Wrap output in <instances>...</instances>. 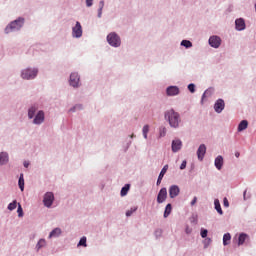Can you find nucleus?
<instances>
[{"mask_svg": "<svg viewBox=\"0 0 256 256\" xmlns=\"http://www.w3.org/2000/svg\"><path fill=\"white\" fill-rule=\"evenodd\" d=\"M165 120L168 121L170 127L178 128L181 122L180 114L175 112L174 109L168 110L164 114Z\"/></svg>", "mask_w": 256, "mask_h": 256, "instance_id": "1", "label": "nucleus"}, {"mask_svg": "<svg viewBox=\"0 0 256 256\" xmlns=\"http://www.w3.org/2000/svg\"><path fill=\"white\" fill-rule=\"evenodd\" d=\"M23 25H24V19H23V18H19L18 20L13 21V22L6 28L5 32L8 34V33H10V32L20 30Z\"/></svg>", "mask_w": 256, "mask_h": 256, "instance_id": "2", "label": "nucleus"}, {"mask_svg": "<svg viewBox=\"0 0 256 256\" xmlns=\"http://www.w3.org/2000/svg\"><path fill=\"white\" fill-rule=\"evenodd\" d=\"M107 39H108V44L114 47H118L121 45L120 37L116 33H110Z\"/></svg>", "mask_w": 256, "mask_h": 256, "instance_id": "3", "label": "nucleus"}, {"mask_svg": "<svg viewBox=\"0 0 256 256\" xmlns=\"http://www.w3.org/2000/svg\"><path fill=\"white\" fill-rule=\"evenodd\" d=\"M38 74L37 69H25L22 71V78L26 80L34 79Z\"/></svg>", "mask_w": 256, "mask_h": 256, "instance_id": "4", "label": "nucleus"}, {"mask_svg": "<svg viewBox=\"0 0 256 256\" xmlns=\"http://www.w3.org/2000/svg\"><path fill=\"white\" fill-rule=\"evenodd\" d=\"M83 35V29L80 22H76V26L72 28V36L80 38Z\"/></svg>", "mask_w": 256, "mask_h": 256, "instance_id": "5", "label": "nucleus"}, {"mask_svg": "<svg viewBox=\"0 0 256 256\" xmlns=\"http://www.w3.org/2000/svg\"><path fill=\"white\" fill-rule=\"evenodd\" d=\"M206 145L205 144H201L198 149H197V158L199 161H203L205 155H206Z\"/></svg>", "mask_w": 256, "mask_h": 256, "instance_id": "6", "label": "nucleus"}, {"mask_svg": "<svg viewBox=\"0 0 256 256\" xmlns=\"http://www.w3.org/2000/svg\"><path fill=\"white\" fill-rule=\"evenodd\" d=\"M79 82H80V77L78 73L70 74V85H72V87L74 88L78 87Z\"/></svg>", "mask_w": 256, "mask_h": 256, "instance_id": "7", "label": "nucleus"}, {"mask_svg": "<svg viewBox=\"0 0 256 256\" xmlns=\"http://www.w3.org/2000/svg\"><path fill=\"white\" fill-rule=\"evenodd\" d=\"M209 45L214 48H219L221 45V38L217 36H212L209 38Z\"/></svg>", "mask_w": 256, "mask_h": 256, "instance_id": "8", "label": "nucleus"}, {"mask_svg": "<svg viewBox=\"0 0 256 256\" xmlns=\"http://www.w3.org/2000/svg\"><path fill=\"white\" fill-rule=\"evenodd\" d=\"M53 201H54L53 193L44 194V206L45 207H51Z\"/></svg>", "mask_w": 256, "mask_h": 256, "instance_id": "9", "label": "nucleus"}, {"mask_svg": "<svg viewBox=\"0 0 256 256\" xmlns=\"http://www.w3.org/2000/svg\"><path fill=\"white\" fill-rule=\"evenodd\" d=\"M225 108V102L222 99H218L214 104V110L217 113H221Z\"/></svg>", "mask_w": 256, "mask_h": 256, "instance_id": "10", "label": "nucleus"}, {"mask_svg": "<svg viewBox=\"0 0 256 256\" xmlns=\"http://www.w3.org/2000/svg\"><path fill=\"white\" fill-rule=\"evenodd\" d=\"M182 148V141L180 139H175L171 143L172 152H178Z\"/></svg>", "mask_w": 256, "mask_h": 256, "instance_id": "11", "label": "nucleus"}, {"mask_svg": "<svg viewBox=\"0 0 256 256\" xmlns=\"http://www.w3.org/2000/svg\"><path fill=\"white\" fill-rule=\"evenodd\" d=\"M180 93V89L177 86H169L166 89L167 96H176Z\"/></svg>", "mask_w": 256, "mask_h": 256, "instance_id": "12", "label": "nucleus"}, {"mask_svg": "<svg viewBox=\"0 0 256 256\" xmlns=\"http://www.w3.org/2000/svg\"><path fill=\"white\" fill-rule=\"evenodd\" d=\"M44 120H45V113L43 111H39L33 122L37 125H40L44 122Z\"/></svg>", "mask_w": 256, "mask_h": 256, "instance_id": "13", "label": "nucleus"}, {"mask_svg": "<svg viewBox=\"0 0 256 256\" xmlns=\"http://www.w3.org/2000/svg\"><path fill=\"white\" fill-rule=\"evenodd\" d=\"M214 165H215L216 169H218V171H220V169H222V167L224 165V158L222 156H217L215 158Z\"/></svg>", "mask_w": 256, "mask_h": 256, "instance_id": "14", "label": "nucleus"}, {"mask_svg": "<svg viewBox=\"0 0 256 256\" xmlns=\"http://www.w3.org/2000/svg\"><path fill=\"white\" fill-rule=\"evenodd\" d=\"M235 27L238 31H242L245 29L246 27V24H245V21L244 19H236L235 20Z\"/></svg>", "mask_w": 256, "mask_h": 256, "instance_id": "15", "label": "nucleus"}, {"mask_svg": "<svg viewBox=\"0 0 256 256\" xmlns=\"http://www.w3.org/2000/svg\"><path fill=\"white\" fill-rule=\"evenodd\" d=\"M9 161V156L8 153L6 152H1L0 153V165H6Z\"/></svg>", "mask_w": 256, "mask_h": 256, "instance_id": "16", "label": "nucleus"}, {"mask_svg": "<svg viewBox=\"0 0 256 256\" xmlns=\"http://www.w3.org/2000/svg\"><path fill=\"white\" fill-rule=\"evenodd\" d=\"M60 235H61V229L55 228L54 230H52V232H50V235L48 236V238L50 239L58 238Z\"/></svg>", "mask_w": 256, "mask_h": 256, "instance_id": "17", "label": "nucleus"}, {"mask_svg": "<svg viewBox=\"0 0 256 256\" xmlns=\"http://www.w3.org/2000/svg\"><path fill=\"white\" fill-rule=\"evenodd\" d=\"M247 239H248V235L245 233H241L238 237V246L244 245Z\"/></svg>", "mask_w": 256, "mask_h": 256, "instance_id": "18", "label": "nucleus"}, {"mask_svg": "<svg viewBox=\"0 0 256 256\" xmlns=\"http://www.w3.org/2000/svg\"><path fill=\"white\" fill-rule=\"evenodd\" d=\"M214 207H215V210L217 211V213L219 215H223V210L221 208V204H220V201L218 199L214 200Z\"/></svg>", "mask_w": 256, "mask_h": 256, "instance_id": "19", "label": "nucleus"}, {"mask_svg": "<svg viewBox=\"0 0 256 256\" xmlns=\"http://www.w3.org/2000/svg\"><path fill=\"white\" fill-rule=\"evenodd\" d=\"M247 128H248V121H247V120H243V121H241V122L239 123L237 130H238L239 132H241V131H244V130L247 129Z\"/></svg>", "mask_w": 256, "mask_h": 256, "instance_id": "20", "label": "nucleus"}, {"mask_svg": "<svg viewBox=\"0 0 256 256\" xmlns=\"http://www.w3.org/2000/svg\"><path fill=\"white\" fill-rule=\"evenodd\" d=\"M171 213H172V205L167 204L166 207H165V210H164L163 217L167 218V217H169V215H171Z\"/></svg>", "mask_w": 256, "mask_h": 256, "instance_id": "21", "label": "nucleus"}, {"mask_svg": "<svg viewBox=\"0 0 256 256\" xmlns=\"http://www.w3.org/2000/svg\"><path fill=\"white\" fill-rule=\"evenodd\" d=\"M231 242V234L230 233H226L223 235V245L224 246H228Z\"/></svg>", "mask_w": 256, "mask_h": 256, "instance_id": "22", "label": "nucleus"}, {"mask_svg": "<svg viewBox=\"0 0 256 256\" xmlns=\"http://www.w3.org/2000/svg\"><path fill=\"white\" fill-rule=\"evenodd\" d=\"M167 199V193H159L157 196V203H164Z\"/></svg>", "mask_w": 256, "mask_h": 256, "instance_id": "23", "label": "nucleus"}, {"mask_svg": "<svg viewBox=\"0 0 256 256\" xmlns=\"http://www.w3.org/2000/svg\"><path fill=\"white\" fill-rule=\"evenodd\" d=\"M168 169H169V165L168 164L164 165L163 168L161 169L158 177H160V179H163V177H164V175H166Z\"/></svg>", "mask_w": 256, "mask_h": 256, "instance_id": "24", "label": "nucleus"}, {"mask_svg": "<svg viewBox=\"0 0 256 256\" xmlns=\"http://www.w3.org/2000/svg\"><path fill=\"white\" fill-rule=\"evenodd\" d=\"M149 125H144L142 128V134L145 139L148 138V132H149Z\"/></svg>", "mask_w": 256, "mask_h": 256, "instance_id": "25", "label": "nucleus"}, {"mask_svg": "<svg viewBox=\"0 0 256 256\" xmlns=\"http://www.w3.org/2000/svg\"><path fill=\"white\" fill-rule=\"evenodd\" d=\"M37 107L33 106L29 109L28 116L30 119H32L37 111Z\"/></svg>", "mask_w": 256, "mask_h": 256, "instance_id": "26", "label": "nucleus"}, {"mask_svg": "<svg viewBox=\"0 0 256 256\" xmlns=\"http://www.w3.org/2000/svg\"><path fill=\"white\" fill-rule=\"evenodd\" d=\"M137 209V207H132L130 210H127L125 213L126 217H131V215H133V213H135Z\"/></svg>", "mask_w": 256, "mask_h": 256, "instance_id": "27", "label": "nucleus"}, {"mask_svg": "<svg viewBox=\"0 0 256 256\" xmlns=\"http://www.w3.org/2000/svg\"><path fill=\"white\" fill-rule=\"evenodd\" d=\"M169 193H180V189L178 186L173 185L169 188Z\"/></svg>", "mask_w": 256, "mask_h": 256, "instance_id": "28", "label": "nucleus"}, {"mask_svg": "<svg viewBox=\"0 0 256 256\" xmlns=\"http://www.w3.org/2000/svg\"><path fill=\"white\" fill-rule=\"evenodd\" d=\"M82 246V247H87V238L86 237H82L80 239V242H78V247Z\"/></svg>", "mask_w": 256, "mask_h": 256, "instance_id": "29", "label": "nucleus"}, {"mask_svg": "<svg viewBox=\"0 0 256 256\" xmlns=\"http://www.w3.org/2000/svg\"><path fill=\"white\" fill-rule=\"evenodd\" d=\"M181 45L186 47V48H190V47H192V42L189 41V40H182Z\"/></svg>", "mask_w": 256, "mask_h": 256, "instance_id": "30", "label": "nucleus"}, {"mask_svg": "<svg viewBox=\"0 0 256 256\" xmlns=\"http://www.w3.org/2000/svg\"><path fill=\"white\" fill-rule=\"evenodd\" d=\"M19 187L21 191H24V177L23 174H21L20 179H19Z\"/></svg>", "mask_w": 256, "mask_h": 256, "instance_id": "31", "label": "nucleus"}, {"mask_svg": "<svg viewBox=\"0 0 256 256\" xmlns=\"http://www.w3.org/2000/svg\"><path fill=\"white\" fill-rule=\"evenodd\" d=\"M46 246V241L44 239H40L37 245V249L40 250L41 248Z\"/></svg>", "mask_w": 256, "mask_h": 256, "instance_id": "32", "label": "nucleus"}, {"mask_svg": "<svg viewBox=\"0 0 256 256\" xmlns=\"http://www.w3.org/2000/svg\"><path fill=\"white\" fill-rule=\"evenodd\" d=\"M99 5H100V9L98 10V17H101L103 8L105 6V2L104 1H100Z\"/></svg>", "mask_w": 256, "mask_h": 256, "instance_id": "33", "label": "nucleus"}, {"mask_svg": "<svg viewBox=\"0 0 256 256\" xmlns=\"http://www.w3.org/2000/svg\"><path fill=\"white\" fill-rule=\"evenodd\" d=\"M16 207H17V202L15 200L9 204L8 209H9V211H14V209H16Z\"/></svg>", "mask_w": 256, "mask_h": 256, "instance_id": "34", "label": "nucleus"}, {"mask_svg": "<svg viewBox=\"0 0 256 256\" xmlns=\"http://www.w3.org/2000/svg\"><path fill=\"white\" fill-rule=\"evenodd\" d=\"M130 189V184L124 185V187L121 188L120 193H128Z\"/></svg>", "mask_w": 256, "mask_h": 256, "instance_id": "35", "label": "nucleus"}, {"mask_svg": "<svg viewBox=\"0 0 256 256\" xmlns=\"http://www.w3.org/2000/svg\"><path fill=\"white\" fill-rule=\"evenodd\" d=\"M17 212H18V216H19V217H23V215H24V213H23V208H22V206H21L20 204H19V206H18Z\"/></svg>", "mask_w": 256, "mask_h": 256, "instance_id": "36", "label": "nucleus"}, {"mask_svg": "<svg viewBox=\"0 0 256 256\" xmlns=\"http://www.w3.org/2000/svg\"><path fill=\"white\" fill-rule=\"evenodd\" d=\"M200 235H201V238H202V239L207 238V236H208V230H201Z\"/></svg>", "mask_w": 256, "mask_h": 256, "instance_id": "37", "label": "nucleus"}, {"mask_svg": "<svg viewBox=\"0 0 256 256\" xmlns=\"http://www.w3.org/2000/svg\"><path fill=\"white\" fill-rule=\"evenodd\" d=\"M187 88H188V90H189L191 93H194V92H195V85H194V84H189Z\"/></svg>", "mask_w": 256, "mask_h": 256, "instance_id": "38", "label": "nucleus"}, {"mask_svg": "<svg viewBox=\"0 0 256 256\" xmlns=\"http://www.w3.org/2000/svg\"><path fill=\"white\" fill-rule=\"evenodd\" d=\"M166 132H167L166 128L163 127L162 129H160V136H161V137L165 136V135H166Z\"/></svg>", "mask_w": 256, "mask_h": 256, "instance_id": "39", "label": "nucleus"}, {"mask_svg": "<svg viewBox=\"0 0 256 256\" xmlns=\"http://www.w3.org/2000/svg\"><path fill=\"white\" fill-rule=\"evenodd\" d=\"M187 167V162L186 161H183L180 165V169L183 170V169H186Z\"/></svg>", "mask_w": 256, "mask_h": 256, "instance_id": "40", "label": "nucleus"}, {"mask_svg": "<svg viewBox=\"0 0 256 256\" xmlns=\"http://www.w3.org/2000/svg\"><path fill=\"white\" fill-rule=\"evenodd\" d=\"M223 205L225 206V207H229V201H228V199L227 198H223Z\"/></svg>", "mask_w": 256, "mask_h": 256, "instance_id": "41", "label": "nucleus"}, {"mask_svg": "<svg viewBox=\"0 0 256 256\" xmlns=\"http://www.w3.org/2000/svg\"><path fill=\"white\" fill-rule=\"evenodd\" d=\"M93 5V0H86V6L91 7Z\"/></svg>", "mask_w": 256, "mask_h": 256, "instance_id": "42", "label": "nucleus"}, {"mask_svg": "<svg viewBox=\"0 0 256 256\" xmlns=\"http://www.w3.org/2000/svg\"><path fill=\"white\" fill-rule=\"evenodd\" d=\"M162 179H163V178H160V176H158L156 185H160V183L162 182Z\"/></svg>", "mask_w": 256, "mask_h": 256, "instance_id": "43", "label": "nucleus"}, {"mask_svg": "<svg viewBox=\"0 0 256 256\" xmlns=\"http://www.w3.org/2000/svg\"><path fill=\"white\" fill-rule=\"evenodd\" d=\"M197 203V197H194L193 200L191 201V205H195Z\"/></svg>", "mask_w": 256, "mask_h": 256, "instance_id": "44", "label": "nucleus"}, {"mask_svg": "<svg viewBox=\"0 0 256 256\" xmlns=\"http://www.w3.org/2000/svg\"><path fill=\"white\" fill-rule=\"evenodd\" d=\"M178 193H170L171 199H174V197H177Z\"/></svg>", "mask_w": 256, "mask_h": 256, "instance_id": "45", "label": "nucleus"}, {"mask_svg": "<svg viewBox=\"0 0 256 256\" xmlns=\"http://www.w3.org/2000/svg\"><path fill=\"white\" fill-rule=\"evenodd\" d=\"M159 193H167V189L166 188H162V189H160Z\"/></svg>", "mask_w": 256, "mask_h": 256, "instance_id": "46", "label": "nucleus"}, {"mask_svg": "<svg viewBox=\"0 0 256 256\" xmlns=\"http://www.w3.org/2000/svg\"><path fill=\"white\" fill-rule=\"evenodd\" d=\"M235 157H237V158L240 157V153H239V152H236V153H235Z\"/></svg>", "mask_w": 256, "mask_h": 256, "instance_id": "47", "label": "nucleus"}, {"mask_svg": "<svg viewBox=\"0 0 256 256\" xmlns=\"http://www.w3.org/2000/svg\"><path fill=\"white\" fill-rule=\"evenodd\" d=\"M24 166L27 168V167H29V163L28 162H25L24 163Z\"/></svg>", "mask_w": 256, "mask_h": 256, "instance_id": "48", "label": "nucleus"}, {"mask_svg": "<svg viewBox=\"0 0 256 256\" xmlns=\"http://www.w3.org/2000/svg\"><path fill=\"white\" fill-rule=\"evenodd\" d=\"M120 195H121V197H125V195H127V193H121Z\"/></svg>", "mask_w": 256, "mask_h": 256, "instance_id": "49", "label": "nucleus"}, {"mask_svg": "<svg viewBox=\"0 0 256 256\" xmlns=\"http://www.w3.org/2000/svg\"><path fill=\"white\" fill-rule=\"evenodd\" d=\"M205 96H206V92H204V93H203V95H202V99H204V98H205Z\"/></svg>", "mask_w": 256, "mask_h": 256, "instance_id": "50", "label": "nucleus"}, {"mask_svg": "<svg viewBox=\"0 0 256 256\" xmlns=\"http://www.w3.org/2000/svg\"><path fill=\"white\" fill-rule=\"evenodd\" d=\"M79 106L74 107V109H77Z\"/></svg>", "mask_w": 256, "mask_h": 256, "instance_id": "51", "label": "nucleus"}, {"mask_svg": "<svg viewBox=\"0 0 256 256\" xmlns=\"http://www.w3.org/2000/svg\"><path fill=\"white\" fill-rule=\"evenodd\" d=\"M133 137H134V134L131 135V138H133Z\"/></svg>", "mask_w": 256, "mask_h": 256, "instance_id": "52", "label": "nucleus"}, {"mask_svg": "<svg viewBox=\"0 0 256 256\" xmlns=\"http://www.w3.org/2000/svg\"><path fill=\"white\" fill-rule=\"evenodd\" d=\"M255 11H256V4H255Z\"/></svg>", "mask_w": 256, "mask_h": 256, "instance_id": "53", "label": "nucleus"}]
</instances>
